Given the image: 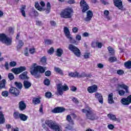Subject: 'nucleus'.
Wrapping results in <instances>:
<instances>
[{"label": "nucleus", "instance_id": "obj_41", "mask_svg": "<svg viewBox=\"0 0 131 131\" xmlns=\"http://www.w3.org/2000/svg\"><path fill=\"white\" fill-rule=\"evenodd\" d=\"M14 84L16 86V88H17V89H19V90H22V88H23V84H22V83L16 81L14 82Z\"/></svg>", "mask_w": 131, "mask_h": 131}, {"label": "nucleus", "instance_id": "obj_32", "mask_svg": "<svg viewBox=\"0 0 131 131\" xmlns=\"http://www.w3.org/2000/svg\"><path fill=\"white\" fill-rule=\"evenodd\" d=\"M25 9H26V6L24 5L20 9V13L23 17H26V13H25Z\"/></svg>", "mask_w": 131, "mask_h": 131}, {"label": "nucleus", "instance_id": "obj_28", "mask_svg": "<svg viewBox=\"0 0 131 131\" xmlns=\"http://www.w3.org/2000/svg\"><path fill=\"white\" fill-rule=\"evenodd\" d=\"M6 79H3L0 81V90L2 89H6Z\"/></svg>", "mask_w": 131, "mask_h": 131}, {"label": "nucleus", "instance_id": "obj_57", "mask_svg": "<svg viewBox=\"0 0 131 131\" xmlns=\"http://www.w3.org/2000/svg\"><path fill=\"white\" fill-rule=\"evenodd\" d=\"M67 4L73 5V4H75V0H68Z\"/></svg>", "mask_w": 131, "mask_h": 131}, {"label": "nucleus", "instance_id": "obj_53", "mask_svg": "<svg viewBox=\"0 0 131 131\" xmlns=\"http://www.w3.org/2000/svg\"><path fill=\"white\" fill-rule=\"evenodd\" d=\"M36 25L38 26H42V22L40 20H36Z\"/></svg>", "mask_w": 131, "mask_h": 131}, {"label": "nucleus", "instance_id": "obj_35", "mask_svg": "<svg viewBox=\"0 0 131 131\" xmlns=\"http://www.w3.org/2000/svg\"><path fill=\"white\" fill-rule=\"evenodd\" d=\"M54 70L56 73L60 74V75H64V73H63V71L59 68L55 67L54 68Z\"/></svg>", "mask_w": 131, "mask_h": 131}, {"label": "nucleus", "instance_id": "obj_55", "mask_svg": "<svg viewBox=\"0 0 131 131\" xmlns=\"http://www.w3.org/2000/svg\"><path fill=\"white\" fill-rule=\"evenodd\" d=\"M40 6H39V4H38V2H35V8H36V9H37V10H38V11H39V8H40Z\"/></svg>", "mask_w": 131, "mask_h": 131}, {"label": "nucleus", "instance_id": "obj_47", "mask_svg": "<svg viewBox=\"0 0 131 131\" xmlns=\"http://www.w3.org/2000/svg\"><path fill=\"white\" fill-rule=\"evenodd\" d=\"M8 78L10 79V80H13V79L15 78V76H14L13 73H10L8 74Z\"/></svg>", "mask_w": 131, "mask_h": 131}, {"label": "nucleus", "instance_id": "obj_46", "mask_svg": "<svg viewBox=\"0 0 131 131\" xmlns=\"http://www.w3.org/2000/svg\"><path fill=\"white\" fill-rule=\"evenodd\" d=\"M2 95L3 97H8L9 96V92L7 91H4L2 92Z\"/></svg>", "mask_w": 131, "mask_h": 131}, {"label": "nucleus", "instance_id": "obj_60", "mask_svg": "<svg viewBox=\"0 0 131 131\" xmlns=\"http://www.w3.org/2000/svg\"><path fill=\"white\" fill-rule=\"evenodd\" d=\"M77 88L74 86H71V91L72 92H76Z\"/></svg>", "mask_w": 131, "mask_h": 131}, {"label": "nucleus", "instance_id": "obj_1", "mask_svg": "<svg viewBox=\"0 0 131 131\" xmlns=\"http://www.w3.org/2000/svg\"><path fill=\"white\" fill-rule=\"evenodd\" d=\"M38 72L41 74L45 73V72H46V67L37 66L34 69L30 71L31 75L34 76L35 78H36L37 79V78H40V77H41V76L40 74H38Z\"/></svg>", "mask_w": 131, "mask_h": 131}, {"label": "nucleus", "instance_id": "obj_34", "mask_svg": "<svg viewBox=\"0 0 131 131\" xmlns=\"http://www.w3.org/2000/svg\"><path fill=\"white\" fill-rule=\"evenodd\" d=\"M108 62L110 63H114L115 62H117V58L116 57L112 56L108 58Z\"/></svg>", "mask_w": 131, "mask_h": 131}, {"label": "nucleus", "instance_id": "obj_21", "mask_svg": "<svg viewBox=\"0 0 131 131\" xmlns=\"http://www.w3.org/2000/svg\"><path fill=\"white\" fill-rule=\"evenodd\" d=\"M23 85L25 90H28V89L31 87L32 84L28 80H25L23 81Z\"/></svg>", "mask_w": 131, "mask_h": 131}, {"label": "nucleus", "instance_id": "obj_12", "mask_svg": "<svg viewBox=\"0 0 131 131\" xmlns=\"http://www.w3.org/2000/svg\"><path fill=\"white\" fill-rule=\"evenodd\" d=\"M9 94L15 97H18L20 94V91L15 87L11 86L9 89Z\"/></svg>", "mask_w": 131, "mask_h": 131}, {"label": "nucleus", "instance_id": "obj_14", "mask_svg": "<svg viewBox=\"0 0 131 131\" xmlns=\"http://www.w3.org/2000/svg\"><path fill=\"white\" fill-rule=\"evenodd\" d=\"M66 111V108L61 106H58L54 108L53 110H52V113H62V112H65Z\"/></svg>", "mask_w": 131, "mask_h": 131}, {"label": "nucleus", "instance_id": "obj_26", "mask_svg": "<svg viewBox=\"0 0 131 131\" xmlns=\"http://www.w3.org/2000/svg\"><path fill=\"white\" fill-rule=\"evenodd\" d=\"M19 119L21 121H26L27 119H28V116H27L26 115L20 113V116L19 117Z\"/></svg>", "mask_w": 131, "mask_h": 131}, {"label": "nucleus", "instance_id": "obj_31", "mask_svg": "<svg viewBox=\"0 0 131 131\" xmlns=\"http://www.w3.org/2000/svg\"><path fill=\"white\" fill-rule=\"evenodd\" d=\"M20 115H21V113L18 112H15L13 113V118L15 119V120L19 119Z\"/></svg>", "mask_w": 131, "mask_h": 131}, {"label": "nucleus", "instance_id": "obj_9", "mask_svg": "<svg viewBox=\"0 0 131 131\" xmlns=\"http://www.w3.org/2000/svg\"><path fill=\"white\" fill-rule=\"evenodd\" d=\"M80 6L81 9H82V13H85L88 10H89L90 6L86 3V2L85 0H81L80 2Z\"/></svg>", "mask_w": 131, "mask_h": 131}, {"label": "nucleus", "instance_id": "obj_52", "mask_svg": "<svg viewBox=\"0 0 131 131\" xmlns=\"http://www.w3.org/2000/svg\"><path fill=\"white\" fill-rule=\"evenodd\" d=\"M72 32H73V33H77V32H78V28L76 27L73 28Z\"/></svg>", "mask_w": 131, "mask_h": 131}, {"label": "nucleus", "instance_id": "obj_7", "mask_svg": "<svg viewBox=\"0 0 131 131\" xmlns=\"http://www.w3.org/2000/svg\"><path fill=\"white\" fill-rule=\"evenodd\" d=\"M118 88L123 89L125 91L122 90H120L118 91V94L119 96H124L126 94H129V91L128 90L129 87L128 86L125 85V84H117Z\"/></svg>", "mask_w": 131, "mask_h": 131}, {"label": "nucleus", "instance_id": "obj_15", "mask_svg": "<svg viewBox=\"0 0 131 131\" xmlns=\"http://www.w3.org/2000/svg\"><path fill=\"white\" fill-rule=\"evenodd\" d=\"M87 91L89 94H94L98 91V86L97 85H93L89 86L87 89Z\"/></svg>", "mask_w": 131, "mask_h": 131}, {"label": "nucleus", "instance_id": "obj_20", "mask_svg": "<svg viewBox=\"0 0 131 131\" xmlns=\"http://www.w3.org/2000/svg\"><path fill=\"white\" fill-rule=\"evenodd\" d=\"M93 12L91 10H89L87 12V16L85 18V21L86 22H89V21H91L92 20V18H93Z\"/></svg>", "mask_w": 131, "mask_h": 131}, {"label": "nucleus", "instance_id": "obj_63", "mask_svg": "<svg viewBox=\"0 0 131 131\" xmlns=\"http://www.w3.org/2000/svg\"><path fill=\"white\" fill-rule=\"evenodd\" d=\"M45 76H51V72L50 71H47L45 72Z\"/></svg>", "mask_w": 131, "mask_h": 131}, {"label": "nucleus", "instance_id": "obj_23", "mask_svg": "<svg viewBox=\"0 0 131 131\" xmlns=\"http://www.w3.org/2000/svg\"><path fill=\"white\" fill-rule=\"evenodd\" d=\"M108 104H113L114 100H113V93H111L108 96L107 99Z\"/></svg>", "mask_w": 131, "mask_h": 131}, {"label": "nucleus", "instance_id": "obj_36", "mask_svg": "<svg viewBox=\"0 0 131 131\" xmlns=\"http://www.w3.org/2000/svg\"><path fill=\"white\" fill-rule=\"evenodd\" d=\"M66 119H67V121H68V122H69V123H71V124H72V125L74 124V121L72 119V118H71V116L69 115H67Z\"/></svg>", "mask_w": 131, "mask_h": 131}, {"label": "nucleus", "instance_id": "obj_25", "mask_svg": "<svg viewBox=\"0 0 131 131\" xmlns=\"http://www.w3.org/2000/svg\"><path fill=\"white\" fill-rule=\"evenodd\" d=\"M110 56H115V50L111 46L107 47Z\"/></svg>", "mask_w": 131, "mask_h": 131}, {"label": "nucleus", "instance_id": "obj_43", "mask_svg": "<svg viewBox=\"0 0 131 131\" xmlns=\"http://www.w3.org/2000/svg\"><path fill=\"white\" fill-rule=\"evenodd\" d=\"M52 93L50 92H47L45 93V97L46 98H48V99H51L52 98Z\"/></svg>", "mask_w": 131, "mask_h": 131}, {"label": "nucleus", "instance_id": "obj_50", "mask_svg": "<svg viewBox=\"0 0 131 131\" xmlns=\"http://www.w3.org/2000/svg\"><path fill=\"white\" fill-rule=\"evenodd\" d=\"M97 42H98L93 41V42H92V43H91V47H92V48H93L94 49L97 48Z\"/></svg>", "mask_w": 131, "mask_h": 131}, {"label": "nucleus", "instance_id": "obj_44", "mask_svg": "<svg viewBox=\"0 0 131 131\" xmlns=\"http://www.w3.org/2000/svg\"><path fill=\"white\" fill-rule=\"evenodd\" d=\"M45 45L50 46V45H52V43H53V41L49 39H46L45 40Z\"/></svg>", "mask_w": 131, "mask_h": 131}, {"label": "nucleus", "instance_id": "obj_3", "mask_svg": "<svg viewBox=\"0 0 131 131\" xmlns=\"http://www.w3.org/2000/svg\"><path fill=\"white\" fill-rule=\"evenodd\" d=\"M81 111L83 113H85L86 117H87L88 119H89V120H97V119L99 118V117L97 116V114L95 113L93 110H86L83 108L81 110Z\"/></svg>", "mask_w": 131, "mask_h": 131}, {"label": "nucleus", "instance_id": "obj_59", "mask_svg": "<svg viewBox=\"0 0 131 131\" xmlns=\"http://www.w3.org/2000/svg\"><path fill=\"white\" fill-rule=\"evenodd\" d=\"M97 47L98 48V49H102V47H103V43H102V42H97Z\"/></svg>", "mask_w": 131, "mask_h": 131}, {"label": "nucleus", "instance_id": "obj_61", "mask_svg": "<svg viewBox=\"0 0 131 131\" xmlns=\"http://www.w3.org/2000/svg\"><path fill=\"white\" fill-rule=\"evenodd\" d=\"M90 54L89 53H85V54L84 55V59H89V58H90Z\"/></svg>", "mask_w": 131, "mask_h": 131}, {"label": "nucleus", "instance_id": "obj_2", "mask_svg": "<svg viewBox=\"0 0 131 131\" xmlns=\"http://www.w3.org/2000/svg\"><path fill=\"white\" fill-rule=\"evenodd\" d=\"M74 11L71 7H67L63 9L60 13V17L63 19H71Z\"/></svg>", "mask_w": 131, "mask_h": 131}, {"label": "nucleus", "instance_id": "obj_17", "mask_svg": "<svg viewBox=\"0 0 131 131\" xmlns=\"http://www.w3.org/2000/svg\"><path fill=\"white\" fill-rule=\"evenodd\" d=\"M63 32L68 39L70 40H72V37L71 36V34H70V31H69V28L67 27H64L63 28Z\"/></svg>", "mask_w": 131, "mask_h": 131}, {"label": "nucleus", "instance_id": "obj_56", "mask_svg": "<svg viewBox=\"0 0 131 131\" xmlns=\"http://www.w3.org/2000/svg\"><path fill=\"white\" fill-rule=\"evenodd\" d=\"M4 67L6 69V70H9V63L8 61H6L4 64Z\"/></svg>", "mask_w": 131, "mask_h": 131}, {"label": "nucleus", "instance_id": "obj_13", "mask_svg": "<svg viewBox=\"0 0 131 131\" xmlns=\"http://www.w3.org/2000/svg\"><path fill=\"white\" fill-rule=\"evenodd\" d=\"M115 7L118 8L119 10L122 11L123 10V5L121 0H113Z\"/></svg>", "mask_w": 131, "mask_h": 131}, {"label": "nucleus", "instance_id": "obj_18", "mask_svg": "<svg viewBox=\"0 0 131 131\" xmlns=\"http://www.w3.org/2000/svg\"><path fill=\"white\" fill-rule=\"evenodd\" d=\"M26 103L24 101L21 100L18 103V109L19 111H24L26 109Z\"/></svg>", "mask_w": 131, "mask_h": 131}, {"label": "nucleus", "instance_id": "obj_40", "mask_svg": "<svg viewBox=\"0 0 131 131\" xmlns=\"http://www.w3.org/2000/svg\"><path fill=\"white\" fill-rule=\"evenodd\" d=\"M40 62H41L42 65L45 66L47 64V57L43 56L41 58Z\"/></svg>", "mask_w": 131, "mask_h": 131}, {"label": "nucleus", "instance_id": "obj_51", "mask_svg": "<svg viewBox=\"0 0 131 131\" xmlns=\"http://www.w3.org/2000/svg\"><path fill=\"white\" fill-rule=\"evenodd\" d=\"M10 67H15L17 65V62L16 61H11L9 63Z\"/></svg>", "mask_w": 131, "mask_h": 131}, {"label": "nucleus", "instance_id": "obj_62", "mask_svg": "<svg viewBox=\"0 0 131 131\" xmlns=\"http://www.w3.org/2000/svg\"><path fill=\"white\" fill-rule=\"evenodd\" d=\"M76 40H81V36L80 35H77L76 36Z\"/></svg>", "mask_w": 131, "mask_h": 131}, {"label": "nucleus", "instance_id": "obj_48", "mask_svg": "<svg viewBox=\"0 0 131 131\" xmlns=\"http://www.w3.org/2000/svg\"><path fill=\"white\" fill-rule=\"evenodd\" d=\"M29 52H30V54L32 55H33L35 53V48H30L29 50Z\"/></svg>", "mask_w": 131, "mask_h": 131}, {"label": "nucleus", "instance_id": "obj_45", "mask_svg": "<svg viewBox=\"0 0 131 131\" xmlns=\"http://www.w3.org/2000/svg\"><path fill=\"white\" fill-rule=\"evenodd\" d=\"M54 52H55V49H54V48L51 47L48 51V53L50 54V55H53V54H54Z\"/></svg>", "mask_w": 131, "mask_h": 131}, {"label": "nucleus", "instance_id": "obj_16", "mask_svg": "<svg viewBox=\"0 0 131 131\" xmlns=\"http://www.w3.org/2000/svg\"><path fill=\"white\" fill-rule=\"evenodd\" d=\"M51 3H50V2H48L47 4V8H43L41 7L39 8V11H40V12L45 11L46 14H49L51 12Z\"/></svg>", "mask_w": 131, "mask_h": 131}, {"label": "nucleus", "instance_id": "obj_8", "mask_svg": "<svg viewBox=\"0 0 131 131\" xmlns=\"http://www.w3.org/2000/svg\"><path fill=\"white\" fill-rule=\"evenodd\" d=\"M68 49L71 52H72L73 54L76 56V57H79L81 55V52H80V50L78 49L76 46L70 44L68 47Z\"/></svg>", "mask_w": 131, "mask_h": 131}, {"label": "nucleus", "instance_id": "obj_64", "mask_svg": "<svg viewBox=\"0 0 131 131\" xmlns=\"http://www.w3.org/2000/svg\"><path fill=\"white\" fill-rule=\"evenodd\" d=\"M104 15L106 16H109V11L108 10H104Z\"/></svg>", "mask_w": 131, "mask_h": 131}, {"label": "nucleus", "instance_id": "obj_4", "mask_svg": "<svg viewBox=\"0 0 131 131\" xmlns=\"http://www.w3.org/2000/svg\"><path fill=\"white\" fill-rule=\"evenodd\" d=\"M69 90V87L66 84L62 85V83H58L57 85V93L56 95L63 96V92H67Z\"/></svg>", "mask_w": 131, "mask_h": 131}, {"label": "nucleus", "instance_id": "obj_29", "mask_svg": "<svg viewBox=\"0 0 131 131\" xmlns=\"http://www.w3.org/2000/svg\"><path fill=\"white\" fill-rule=\"evenodd\" d=\"M5 123V116L3 112L0 111V125L4 124Z\"/></svg>", "mask_w": 131, "mask_h": 131}, {"label": "nucleus", "instance_id": "obj_37", "mask_svg": "<svg viewBox=\"0 0 131 131\" xmlns=\"http://www.w3.org/2000/svg\"><path fill=\"white\" fill-rule=\"evenodd\" d=\"M24 46V42H23V41L22 40H18V44L17 46V50H20V49H22V47Z\"/></svg>", "mask_w": 131, "mask_h": 131}, {"label": "nucleus", "instance_id": "obj_58", "mask_svg": "<svg viewBox=\"0 0 131 131\" xmlns=\"http://www.w3.org/2000/svg\"><path fill=\"white\" fill-rule=\"evenodd\" d=\"M8 32L10 33H14V29L12 27L8 28Z\"/></svg>", "mask_w": 131, "mask_h": 131}, {"label": "nucleus", "instance_id": "obj_54", "mask_svg": "<svg viewBox=\"0 0 131 131\" xmlns=\"http://www.w3.org/2000/svg\"><path fill=\"white\" fill-rule=\"evenodd\" d=\"M117 74H118L119 75H122V74H123V73H124V72L123 71V70H118L117 71Z\"/></svg>", "mask_w": 131, "mask_h": 131}, {"label": "nucleus", "instance_id": "obj_38", "mask_svg": "<svg viewBox=\"0 0 131 131\" xmlns=\"http://www.w3.org/2000/svg\"><path fill=\"white\" fill-rule=\"evenodd\" d=\"M109 115H110V118L111 120H114V121H119V122H120V120L117 119L115 115L111 114V115H108V116H109Z\"/></svg>", "mask_w": 131, "mask_h": 131}, {"label": "nucleus", "instance_id": "obj_5", "mask_svg": "<svg viewBox=\"0 0 131 131\" xmlns=\"http://www.w3.org/2000/svg\"><path fill=\"white\" fill-rule=\"evenodd\" d=\"M0 42L6 46H11L12 45V38L8 37L5 33H1L0 34Z\"/></svg>", "mask_w": 131, "mask_h": 131}, {"label": "nucleus", "instance_id": "obj_33", "mask_svg": "<svg viewBox=\"0 0 131 131\" xmlns=\"http://www.w3.org/2000/svg\"><path fill=\"white\" fill-rule=\"evenodd\" d=\"M124 67L127 69H131V60H128L124 62Z\"/></svg>", "mask_w": 131, "mask_h": 131}, {"label": "nucleus", "instance_id": "obj_11", "mask_svg": "<svg viewBox=\"0 0 131 131\" xmlns=\"http://www.w3.org/2000/svg\"><path fill=\"white\" fill-rule=\"evenodd\" d=\"M26 70V67L20 66L17 68H13L11 70V71L14 73V74H20V73H22V72L25 71Z\"/></svg>", "mask_w": 131, "mask_h": 131}, {"label": "nucleus", "instance_id": "obj_6", "mask_svg": "<svg viewBox=\"0 0 131 131\" xmlns=\"http://www.w3.org/2000/svg\"><path fill=\"white\" fill-rule=\"evenodd\" d=\"M45 124L48 125L49 127H50L51 129H54L55 131H62L59 125H56L55 122L51 120H46L45 121Z\"/></svg>", "mask_w": 131, "mask_h": 131}, {"label": "nucleus", "instance_id": "obj_10", "mask_svg": "<svg viewBox=\"0 0 131 131\" xmlns=\"http://www.w3.org/2000/svg\"><path fill=\"white\" fill-rule=\"evenodd\" d=\"M120 102L122 105L128 106L129 104H131V95H129L127 97L122 98Z\"/></svg>", "mask_w": 131, "mask_h": 131}, {"label": "nucleus", "instance_id": "obj_49", "mask_svg": "<svg viewBox=\"0 0 131 131\" xmlns=\"http://www.w3.org/2000/svg\"><path fill=\"white\" fill-rule=\"evenodd\" d=\"M88 74L85 73V72H83L81 73V75L79 74V78H81V77H86Z\"/></svg>", "mask_w": 131, "mask_h": 131}, {"label": "nucleus", "instance_id": "obj_39", "mask_svg": "<svg viewBox=\"0 0 131 131\" xmlns=\"http://www.w3.org/2000/svg\"><path fill=\"white\" fill-rule=\"evenodd\" d=\"M32 103L35 105H37V104H39L40 103V99L38 98H33Z\"/></svg>", "mask_w": 131, "mask_h": 131}, {"label": "nucleus", "instance_id": "obj_27", "mask_svg": "<svg viewBox=\"0 0 131 131\" xmlns=\"http://www.w3.org/2000/svg\"><path fill=\"white\" fill-rule=\"evenodd\" d=\"M79 73L77 72H70L69 73V76L70 77H78L79 78Z\"/></svg>", "mask_w": 131, "mask_h": 131}, {"label": "nucleus", "instance_id": "obj_22", "mask_svg": "<svg viewBox=\"0 0 131 131\" xmlns=\"http://www.w3.org/2000/svg\"><path fill=\"white\" fill-rule=\"evenodd\" d=\"M95 98L97 99L100 104H103L104 102L103 101V95L99 93H96L95 94Z\"/></svg>", "mask_w": 131, "mask_h": 131}, {"label": "nucleus", "instance_id": "obj_42", "mask_svg": "<svg viewBox=\"0 0 131 131\" xmlns=\"http://www.w3.org/2000/svg\"><path fill=\"white\" fill-rule=\"evenodd\" d=\"M43 83L45 85H47V86H49V85H50L51 84V81H50V79L46 78L44 80Z\"/></svg>", "mask_w": 131, "mask_h": 131}, {"label": "nucleus", "instance_id": "obj_30", "mask_svg": "<svg viewBox=\"0 0 131 131\" xmlns=\"http://www.w3.org/2000/svg\"><path fill=\"white\" fill-rule=\"evenodd\" d=\"M39 15V14L38 13V12L35 9L33 10V11L30 13V16H31V17L33 16L34 17H38Z\"/></svg>", "mask_w": 131, "mask_h": 131}, {"label": "nucleus", "instance_id": "obj_19", "mask_svg": "<svg viewBox=\"0 0 131 131\" xmlns=\"http://www.w3.org/2000/svg\"><path fill=\"white\" fill-rule=\"evenodd\" d=\"M27 74H28V72L27 71H25L21 73L19 76L20 79H22V80H28V79H29V77H28Z\"/></svg>", "mask_w": 131, "mask_h": 131}, {"label": "nucleus", "instance_id": "obj_24", "mask_svg": "<svg viewBox=\"0 0 131 131\" xmlns=\"http://www.w3.org/2000/svg\"><path fill=\"white\" fill-rule=\"evenodd\" d=\"M64 53V51L62 48H58L56 50V56L57 57H61L63 54Z\"/></svg>", "mask_w": 131, "mask_h": 131}]
</instances>
